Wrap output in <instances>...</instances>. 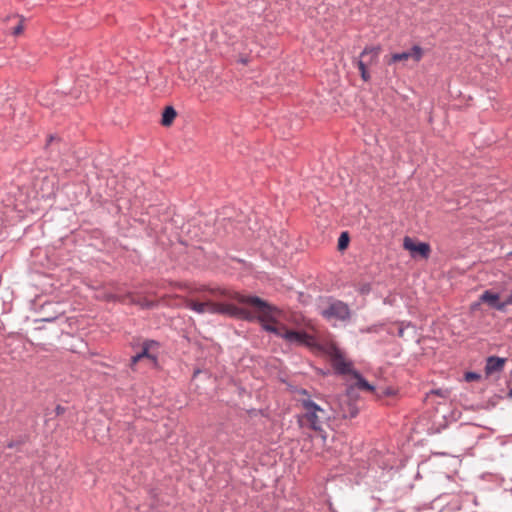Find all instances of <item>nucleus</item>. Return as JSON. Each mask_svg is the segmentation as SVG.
<instances>
[{
  "instance_id": "24",
  "label": "nucleus",
  "mask_w": 512,
  "mask_h": 512,
  "mask_svg": "<svg viewBox=\"0 0 512 512\" xmlns=\"http://www.w3.org/2000/svg\"><path fill=\"white\" fill-rule=\"evenodd\" d=\"M123 297H124V302H126V300H128L129 303L132 304V305H136L137 304V300L138 299L135 297L134 293L128 292L125 295H123Z\"/></svg>"
},
{
  "instance_id": "4",
  "label": "nucleus",
  "mask_w": 512,
  "mask_h": 512,
  "mask_svg": "<svg viewBox=\"0 0 512 512\" xmlns=\"http://www.w3.org/2000/svg\"><path fill=\"white\" fill-rule=\"evenodd\" d=\"M320 353H323L329 357L331 366L333 367L336 374L352 375L355 371L353 369L352 362L345 359L342 351L334 342L324 344Z\"/></svg>"
},
{
  "instance_id": "31",
  "label": "nucleus",
  "mask_w": 512,
  "mask_h": 512,
  "mask_svg": "<svg viewBox=\"0 0 512 512\" xmlns=\"http://www.w3.org/2000/svg\"><path fill=\"white\" fill-rule=\"evenodd\" d=\"M508 396L512 398V388H509Z\"/></svg>"
},
{
  "instance_id": "27",
  "label": "nucleus",
  "mask_w": 512,
  "mask_h": 512,
  "mask_svg": "<svg viewBox=\"0 0 512 512\" xmlns=\"http://www.w3.org/2000/svg\"><path fill=\"white\" fill-rule=\"evenodd\" d=\"M65 411H66V408L61 405H57L55 408V413L57 416L64 414Z\"/></svg>"
},
{
  "instance_id": "28",
  "label": "nucleus",
  "mask_w": 512,
  "mask_h": 512,
  "mask_svg": "<svg viewBox=\"0 0 512 512\" xmlns=\"http://www.w3.org/2000/svg\"><path fill=\"white\" fill-rule=\"evenodd\" d=\"M169 284L178 289H184L187 287L186 284L180 282H169Z\"/></svg>"
},
{
  "instance_id": "25",
  "label": "nucleus",
  "mask_w": 512,
  "mask_h": 512,
  "mask_svg": "<svg viewBox=\"0 0 512 512\" xmlns=\"http://www.w3.org/2000/svg\"><path fill=\"white\" fill-rule=\"evenodd\" d=\"M141 356L137 353L136 355L132 356L131 357V360H130V368L132 370H135V366L136 364L141 360Z\"/></svg>"
},
{
  "instance_id": "15",
  "label": "nucleus",
  "mask_w": 512,
  "mask_h": 512,
  "mask_svg": "<svg viewBox=\"0 0 512 512\" xmlns=\"http://www.w3.org/2000/svg\"><path fill=\"white\" fill-rule=\"evenodd\" d=\"M177 112L173 106H166L162 113L161 124L164 127H169L174 122Z\"/></svg>"
},
{
  "instance_id": "18",
  "label": "nucleus",
  "mask_w": 512,
  "mask_h": 512,
  "mask_svg": "<svg viewBox=\"0 0 512 512\" xmlns=\"http://www.w3.org/2000/svg\"><path fill=\"white\" fill-rule=\"evenodd\" d=\"M158 301L149 300L148 298H139L137 300L136 306H139L141 309H151L158 306Z\"/></svg>"
},
{
  "instance_id": "13",
  "label": "nucleus",
  "mask_w": 512,
  "mask_h": 512,
  "mask_svg": "<svg viewBox=\"0 0 512 512\" xmlns=\"http://www.w3.org/2000/svg\"><path fill=\"white\" fill-rule=\"evenodd\" d=\"M359 409L356 402L349 397H346L340 402V415L342 418H354L358 415Z\"/></svg>"
},
{
  "instance_id": "14",
  "label": "nucleus",
  "mask_w": 512,
  "mask_h": 512,
  "mask_svg": "<svg viewBox=\"0 0 512 512\" xmlns=\"http://www.w3.org/2000/svg\"><path fill=\"white\" fill-rule=\"evenodd\" d=\"M11 25H7V32L14 36H18L23 32V20L20 16L14 15L8 18Z\"/></svg>"
},
{
  "instance_id": "17",
  "label": "nucleus",
  "mask_w": 512,
  "mask_h": 512,
  "mask_svg": "<svg viewBox=\"0 0 512 512\" xmlns=\"http://www.w3.org/2000/svg\"><path fill=\"white\" fill-rule=\"evenodd\" d=\"M352 376L357 380L355 386L361 390H366L368 392H374L375 388L368 381L363 378V376L356 370L353 372Z\"/></svg>"
},
{
  "instance_id": "7",
  "label": "nucleus",
  "mask_w": 512,
  "mask_h": 512,
  "mask_svg": "<svg viewBox=\"0 0 512 512\" xmlns=\"http://www.w3.org/2000/svg\"><path fill=\"white\" fill-rule=\"evenodd\" d=\"M321 315L327 320L336 319L345 322L351 318V310L343 301L333 300L322 310Z\"/></svg>"
},
{
  "instance_id": "8",
  "label": "nucleus",
  "mask_w": 512,
  "mask_h": 512,
  "mask_svg": "<svg viewBox=\"0 0 512 512\" xmlns=\"http://www.w3.org/2000/svg\"><path fill=\"white\" fill-rule=\"evenodd\" d=\"M424 56V50L419 45H413L410 49V51L400 52V53H393L391 54V57L388 61V64H393L400 61H406L409 58H412L414 62L418 63L422 60Z\"/></svg>"
},
{
  "instance_id": "1",
  "label": "nucleus",
  "mask_w": 512,
  "mask_h": 512,
  "mask_svg": "<svg viewBox=\"0 0 512 512\" xmlns=\"http://www.w3.org/2000/svg\"><path fill=\"white\" fill-rule=\"evenodd\" d=\"M211 294H219L221 296L231 297L240 303L248 304L256 309L257 314L254 316V321H258L262 329L266 332L272 333L279 337L285 324L280 323L277 320L276 315L280 314V310L269 304L267 301L261 299L258 296H242L239 293L231 295L226 290L221 289H209Z\"/></svg>"
},
{
  "instance_id": "11",
  "label": "nucleus",
  "mask_w": 512,
  "mask_h": 512,
  "mask_svg": "<svg viewBox=\"0 0 512 512\" xmlns=\"http://www.w3.org/2000/svg\"><path fill=\"white\" fill-rule=\"evenodd\" d=\"M506 358H500L497 356H489L486 359L484 371L486 376H490L493 373L501 372L504 369Z\"/></svg>"
},
{
  "instance_id": "26",
  "label": "nucleus",
  "mask_w": 512,
  "mask_h": 512,
  "mask_svg": "<svg viewBox=\"0 0 512 512\" xmlns=\"http://www.w3.org/2000/svg\"><path fill=\"white\" fill-rule=\"evenodd\" d=\"M297 394L300 396L299 398H309V399H312L311 395L309 394V392L306 389H299V390H297Z\"/></svg>"
},
{
  "instance_id": "20",
  "label": "nucleus",
  "mask_w": 512,
  "mask_h": 512,
  "mask_svg": "<svg viewBox=\"0 0 512 512\" xmlns=\"http://www.w3.org/2000/svg\"><path fill=\"white\" fill-rule=\"evenodd\" d=\"M349 240H350V238H349L348 232L341 233V235L338 239V249L340 251L345 250L348 247Z\"/></svg>"
},
{
  "instance_id": "30",
  "label": "nucleus",
  "mask_w": 512,
  "mask_h": 512,
  "mask_svg": "<svg viewBox=\"0 0 512 512\" xmlns=\"http://www.w3.org/2000/svg\"><path fill=\"white\" fill-rule=\"evenodd\" d=\"M438 432H440V427H437V428L431 427V428H429V433H431V434L438 433Z\"/></svg>"
},
{
  "instance_id": "16",
  "label": "nucleus",
  "mask_w": 512,
  "mask_h": 512,
  "mask_svg": "<svg viewBox=\"0 0 512 512\" xmlns=\"http://www.w3.org/2000/svg\"><path fill=\"white\" fill-rule=\"evenodd\" d=\"M210 303H212V301L198 302L191 299H187L186 307L201 314L204 313L206 309H208V311L210 312Z\"/></svg>"
},
{
  "instance_id": "6",
  "label": "nucleus",
  "mask_w": 512,
  "mask_h": 512,
  "mask_svg": "<svg viewBox=\"0 0 512 512\" xmlns=\"http://www.w3.org/2000/svg\"><path fill=\"white\" fill-rule=\"evenodd\" d=\"M380 52L381 47L378 45L366 46L360 53L359 59L357 61V67L364 82H368L371 79L367 66L377 62Z\"/></svg>"
},
{
  "instance_id": "5",
  "label": "nucleus",
  "mask_w": 512,
  "mask_h": 512,
  "mask_svg": "<svg viewBox=\"0 0 512 512\" xmlns=\"http://www.w3.org/2000/svg\"><path fill=\"white\" fill-rule=\"evenodd\" d=\"M210 312L214 314L227 315L250 322L254 321V316L250 311L231 303L212 302L210 303Z\"/></svg>"
},
{
  "instance_id": "12",
  "label": "nucleus",
  "mask_w": 512,
  "mask_h": 512,
  "mask_svg": "<svg viewBox=\"0 0 512 512\" xmlns=\"http://www.w3.org/2000/svg\"><path fill=\"white\" fill-rule=\"evenodd\" d=\"M160 343L156 340L147 339L142 344V351L138 354L141 356V358H147L149 359L154 366L158 365V357L157 355L150 352L152 348H159Z\"/></svg>"
},
{
  "instance_id": "3",
  "label": "nucleus",
  "mask_w": 512,
  "mask_h": 512,
  "mask_svg": "<svg viewBox=\"0 0 512 512\" xmlns=\"http://www.w3.org/2000/svg\"><path fill=\"white\" fill-rule=\"evenodd\" d=\"M279 337L283 338L289 344L306 347L312 352H320L324 346V344L317 341L314 335H311L304 330L296 331L288 329L286 325Z\"/></svg>"
},
{
  "instance_id": "23",
  "label": "nucleus",
  "mask_w": 512,
  "mask_h": 512,
  "mask_svg": "<svg viewBox=\"0 0 512 512\" xmlns=\"http://www.w3.org/2000/svg\"><path fill=\"white\" fill-rule=\"evenodd\" d=\"M105 300L107 301H118L121 303H124V297L123 295H117V294H107L105 295Z\"/></svg>"
},
{
  "instance_id": "19",
  "label": "nucleus",
  "mask_w": 512,
  "mask_h": 512,
  "mask_svg": "<svg viewBox=\"0 0 512 512\" xmlns=\"http://www.w3.org/2000/svg\"><path fill=\"white\" fill-rule=\"evenodd\" d=\"M450 395V391L448 389H432L430 392L426 394V400L430 399L433 396H438L443 399H448Z\"/></svg>"
},
{
  "instance_id": "32",
  "label": "nucleus",
  "mask_w": 512,
  "mask_h": 512,
  "mask_svg": "<svg viewBox=\"0 0 512 512\" xmlns=\"http://www.w3.org/2000/svg\"><path fill=\"white\" fill-rule=\"evenodd\" d=\"M398 334H399V336L403 335V329L402 328L399 329V333Z\"/></svg>"
},
{
  "instance_id": "21",
  "label": "nucleus",
  "mask_w": 512,
  "mask_h": 512,
  "mask_svg": "<svg viewBox=\"0 0 512 512\" xmlns=\"http://www.w3.org/2000/svg\"><path fill=\"white\" fill-rule=\"evenodd\" d=\"M53 142H57V143H60L61 142V138L58 137L57 135L55 134H50L47 136V139H46V143H45V146L44 148L46 150L49 149V147L52 145Z\"/></svg>"
},
{
  "instance_id": "9",
  "label": "nucleus",
  "mask_w": 512,
  "mask_h": 512,
  "mask_svg": "<svg viewBox=\"0 0 512 512\" xmlns=\"http://www.w3.org/2000/svg\"><path fill=\"white\" fill-rule=\"evenodd\" d=\"M480 302L486 303L489 307L498 311H504L507 304L504 301H500V295L492 292L491 290H485L480 296Z\"/></svg>"
},
{
  "instance_id": "10",
  "label": "nucleus",
  "mask_w": 512,
  "mask_h": 512,
  "mask_svg": "<svg viewBox=\"0 0 512 512\" xmlns=\"http://www.w3.org/2000/svg\"><path fill=\"white\" fill-rule=\"evenodd\" d=\"M403 247L410 252L419 253L425 259L430 256L431 248L428 243H414L413 240L408 236H406L403 240Z\"/></svg>"
},
{
  "instance_id": "22",
  "label": "nucleus",
  "mask_w": 512,
  "mask_h": 512,
  "mask_svg": "<svg viewBox=\"0 0 512 512\" xmlns=\"http://www.w3.org/2000/svg\"><path fill=\"white\" fill-rule=\"evenodd\" d=\"M464 378L466 381L472 382V381L480 380L481 376H480V374H478L476 372H466L464 375Z\"/></svg>"
},
{
  "instance_id": "29",
  "label": "nucleus",
  "mask_w": 512,
  "mask_h": 512,
  "mask_svg": "<svg viewBox=\"0 0 512 512\" xmlns=\"http://www.w3.org/2000/svg\"><path fill=\"white\" fill-rule=\"evenodd\" d=\"M505 304L508 305H512V291L510 292V294L506 297L505 299Z\"/></svg>"
},
{
  "instance_id": "2",
  "label": "nucleus",
  "mask_w": 512,
  "mask_h": 512,
  "mask_svg": "<svg viewBox=\"0 0 512 512\" xmlns=\"http://www.w3.org/2000/svg\"><path fill=\"white\" fill-rule=\"evenodd\" d=\"M298 403L302 409L301 413L297 415L299 427L314 431L319 434L323 440H326L327 435L323 429V425L330 419L328 412L309 398H299Z\"/></svg>"
}]
</instances>
